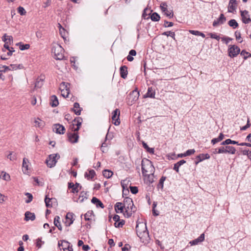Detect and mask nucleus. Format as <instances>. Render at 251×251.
<instances>
[{
    "label": "nucleus",
    "mask_w": 251,
    "mask_h": 251,
    "mask_svg": "<svg viewBox=\"0 0 251 251\" xmlns=\"http://www.w3.org/2000/svg\"><path fill=\"white\" fill-rule=\"evenodd\" d=\"M136 230L137 236L140 239H146L149 237V232L145 223H137L136 226Z\"/></svg>",
    "instance_id": "nucleus-1"
},
{
    "label": "nucleus",
    "mask_w": 251,
    "mask_h": 251,
    "mask_svg": "<svg viewBox=\"0 0 251 251\" xmlns=\"http://www.w3.org/2000/svg\"><path fill=\"white\" fill-rule=\"evenodd\" d=\"M154 167L152 162L148 159L142 160V172L143 175L154 173Z\"/></svg>",
    "instance_id": "nucleus-2"
},
{
    "label": "nucleus",
    "mask_w": 251,
    "mask_h": 251,
    "mask_svg": "<svg viewBox=\"0 0 251 251\" xmlns=\"http://www.w3.org/2000/svg\"><path fill=\"white\" fill-rule=\"evenodd\" d=\"M52 52L54 53L56 59L61 60L63 58L64 49L60 45L56 44L53 45L52 49Z\"/></svg>",
    "instance_id": "nucleus-3"
},
{
    "label": "nucleus",
    "mask_w": 251,
    "mask_h": 251,
    "mask_svg": "<svg viewBox=\"0 0 251 251\" xmlns=\"http://www.w3.org/2000/svg\"><path fill=\"white\" fill-rule=\"evenodd\" d=\"M59 158L60 155L58 153L50 154L46 159V163L49 167H53L55 165L57 162V159Z\"/></svg>",
    "instance_id": "nucleus-4"
},
{
    "label": "nucleus",
    "mask_w": 251,
    "mask_h": 251,
    "mask_svg": "<svg viewBox=\"0 0 251 251\" xmlns=\"http://www.w3.org/2000/svg\"><path fill=\"white\" fill-rule=\"evenodd\" d=\"M70 84L65 82H62L59 87L61 95L64 98H67L69 94L70 90L69 86Z\"/></svg>",
    "instance_id": "nucleus-5"
},
{
    "label": "nucleus",
    "mask_w": 251,
    "mask_h": 251,
    "mask_svg": "<svg viewBox=\"0 0 251 251\" xmlns=\"http://www.w3.org/2000/svg\"><path fill=\"white\" fill-rule=\"evenodd\" d=\"M139 96V93L137 90L132 91L130 93L127 98V103L129 105H132L138 99Z\"/></svg>",
    "instance_id": "nucleus-6"
},
{
    "label": "nucleus",
    "mask_w": 251,
    "mask_h": 251,
    "mask_svg": "<svg viewBox=\"0 0 251 251\" xmlns=\"http://www.w3.org/2000/svg\"><path fill=\"white\" fill-rule=\"evenodd\" d=\"M240 48L235 45H230L228 49V55L232 58L236 56L240 52Z\"/></svg>",
    "instance_id": "nucleus-7"
},
{
    "label": "nucleus",
    "mask_w": 251,
    "mask_h": 251,
    "mask_svg": "<svg viewBox=\"0 0 251 251\" xmlns=\"http://www.w3.org/2000/svg\"><path fill=\"white\" fill-rule=\"evenodd\" d=\"M123 207L125 209H136L134 206L133 202L132 199L126 197L124 200Z\"/></svg>",
    "instance_id": "nucleus-8"
},
{
    "label": "nucleus",
    "mask_w": 251,
    "mask_h": 251,
    "mask_svg": "<svg viewBox=\"0 0 251 251\" xmlns=\"http://www.w3.org/2000/svg\"><path fill=\"white\" fill-rule=\"evenodd\" d=\"M112 120L113 122V124L115 126H118L120 124V121L119 120L120 116V111L118 109H116L112 113Z\"/></svg>",
    "instance_id": "nucleus-9"
},
{
    "label": "nucleus",
    "mask_w": 251,
    "mask_h": 251,
    "mask_svg": "<svg viewBox=\"0 0 251 251\" xmlns=\"http://www.w3.org/2000/svg\"><path fill=\"white\" fill-rule=\"evenodd\" d=\"M167 4L166 2H163L160 4V7L161 9V11L164 13V14L168 17L170 18H172L174 16L173 13L172 12H170L167 9Z\"/></svg>",
    "instance_id": "nucleus-10"
},
{
    "label": "nucleus",
    "mask_w": 251,
    "mask_h": 251,
    "mask_svg": "<svg viewBox=\"0 0 251 251\" xmlns=\"http://www.w3.org/2000/svg\"><path fill=\"white\" fill-rule=\"evenodd\" d=\"M241 16L242 22L245 24H249L251 22V19L249 14V12L246 10L241 11Z\"/></svg>",
    "instance_id": "nucleus-11"
},
{
    "label": "nucleus",
    "mask_w": 251,
    "mask_h": 251,
    "mask_svg": "<svg viewBox=\"0 0 251 251\" xmlns=\"http://www.w3.org/2000/svg\"><path fill=\"white\" fill-rule=\"evenodd\" d=\"M144 176V180L145 183L150 185L154 181V173L143 175Z\"/></svg>",
    "instance_id": "nucleus-12"
},
{
    "label": "nucleus",
    "mask_w": 251,
    "mask_h": 251,
    "mask_svg": "<svg viewBox=\"0 0 251 251\" xmlns=\"http://www.w3.org/2000/svg\"><path fill=\"white\" fill-rule=\"evenodd\" d=\"M69 141L72 143H75L78 142L79 136L75 131L68 134Z\"/></svg>",
    "instance_id": "nucleus-13"
},
{
    "label": "nucleus",
    "mask_w": 251,
    "mask_h": 251,
    "mask_svg": "<svg viewBox=\"0 0 251 251\" xmlns=\"http://www.w3.org/2000/svg\"><path fill=\"white\" fill-rule=\"evenodd\" d=\"M74 214L72 213H68L66 216V221L65 222V224L66 226H70L74 222Z\"/></svg>",
    "instance_id": "nucleus-14"
},
{
    "label": "nucleus",
    "mask_w": 251,
    "mask_h": 251,
    "mask_svg": "<svg viewBox=\"0 0 251 251\" xmlns=\"http://www.w3.org/2000/svg\"><path fill=\"white\" fill-rule=\"evenodd\" d=\"M226 21V18L223 14H221L219 18L213 22V26L216 27L219 25L223 24Z\"/></svg>",
    "instance_id": "nucleus-15"
},
{
    "label": "nucleus",
    "mask_w": 251,
    "mask_h": 251,
    "mask_svg": "<svg viewBox=\"0 0 251 251\" xmlns=\"http://www.w3.org/2000/svg\"><path fill=\"white\" fill-rule=\"evenodd\" d=\"M53 130L56 133L64 134L65 128L64 126L60 124H55L53 126Z\"/></svg>",
    "instance_id": "nucleus-16"
},
{
    "label": "nucleus",
    "mask_w": 251,
    "mask_h": 251,
    "mask_svg": "<svg viewBox=\"0 0 251 251\" xmlns=\"http://www.w3.org/2000/svg\"><path fill=\"white\" fill-rule=\"evenodd\" d=\"M204 234L202 233L198 238L190 241L189 244L191 245V246H195L198 245L200 243L203 241L204 240Z\"/></svg>",
    "instance_id": "nucleus-17"
},
{
    "label": "nucleus",
    "mask_w": 251,
    "mask_h": 251,
    "mask_svg": "<svg viewBox=\"0 0 251 251\" xmlns=\"http://www.w3.org/2000/svg\"><path fill=\"white\" fill-rule=\"evenodd\" d=\"M237 5V3L236 0H230L228 6V12H233L236 9Z\"/></svg>",
    "instance_id": "nucleus-18"
},
{
    "label": "nucleus",
    "mask_w": 251,
    "mask_h": 251,
    "mask_svg": "<svg viewBox=\"0 0 251 251\" xmlns=\"http://www.w3.org/2000/svg\"><path fill=\"white\" fill-rule=\"evenodd\" d=\"M25 220L26 221L31 220V221H34L35 219V215L34 213H31L29 211H26L25 213Z\"/></svg>",
    "instance_id": "nucleus-19"
},
{
    "label": "nucleus",
    "mask_w": 251,
    "mask_h": 251,
    "mask_svg": "<svg viewBox=\"0 0 251 251\" xmlns=\"http://www.w3.org/2000/svg\"><path fill=\"white\" fill-rule=\"evenodd\" d=\"M121 76L126 78L127 75V67L126 66H123L120 69Z\"/></svg>",
    "instance_id": "nucleus-20"
},
{
    "label": "nucleus",
    "mask_w": 251,
    "mask_h": 251,
    "mask_svg": "<svg viewBox=\"0 0 251 251\" xmlns=\"http://www.w3.org/2000/svg\"><path fill=\"white\" fill-rule=\"evenodd\" d=\"M29 163L28 160L25 158L23 159L22 169L24 174H27L28 173V164Z\"/></svg>",
    "instance_id": "nucleus-21"
},
{
    "label": "nucleus",
    "mask_w": 251,
    "mask_h": 251,
    "mask_svg": "<svg viewBox=\"0 0 251 251\" xmlns=\"http://www.w3.org/2000/svg\"><path fill=\"white\" fill-rule=\"evenodd\" d=\"M91 202L96 204V206L97 207H100L101 208H103L104 207V206L103 204L97 198L93 197L92 199L91 200Z\"/></svg>",
    "instance_id": "nucleus-22"
},
{
    "label": "nucleus",
    "mask_w": 251,
    "mask_h": 251,
    "mask_svg": "<svg viewBox=\"0 0 251 251\" xmlns=\"http://www.w3.org/2000/svg\"><path fill=\"white\" fill-rule=\"evenodd\" d=\"M59 104L58 99L55 95H52L50 97V104L53 107L57 106Z\"/></svg>",
    "instance_id": "nucleus-23"
},
{
    "label": "nucleus",
    "mask_w": 251,
    "mask_h": 251,
    "mask_svg": "<svg viewBox=\"0 0 251 251\" xmlns=\"http://www.w3.org/2000/svg\"><path fill=\"white\" fill-rule=\"evenodd\" d=\"M123 204L122 202H117L115 205V210L117 213L120 212L122 213L124 210Z\"/></svg>",
    "instance_id": "nucleus-24"
},
{
    "label": "nucleus",
    "mask_w": 251,
    "mask_h": 251,
    "mask_svg": "<svg viewBox=\"0 0 251 251\" xmlns=\"http://www.w3.org/2000/svg\"><path fill=\"white\" fill-rule=\"evenodd\" d=\"M225 151H226V153H228L231 154H235L236 152V149L234 147L230 146H226L225 147Z\"/></svg>",
    "instance_id": "nucleus-25"
},
{
    "label": "nucleus",
    "mask_w": 251,
    "mask_h": 251,
    "mask_svg": "<svg viewBox=\"0 0 251 251\" xmlns=\"http://www.w3.org/2000/svg\"><path fill=\"white\" fill-rule=\"evenodd\" d=\"M73 111L77 115H80L81 108L79 107V104L77 102H75L74 104Z\"/></svg>",
    "instance_id": "nucleus-26"
},
{
    "label": "nucleus",
    "mask_w": 251,
    "mask_h": 251,
    "mask_svg": "<svg viewBox=\"0 0 251 251\" xmlns=\"http://www.w3.org/2000/svg\"><path fill=\"white\" fill-rule=\"evenodd\" d=\"M125 211L122 212L124 213L125 217L129 218L131 216L132 213L134 212L136 209H124Z\"/></svg>",
    "instance_id": "nucleus-27"
},
{
    "label": "nucleus",
    "mask_w": 251,
    "mask_h": 251,
    "mask_svg": "<svg viewBox=\"0 0 251 251\" xmlns=\"http://www.w3.org/2000/svg\"><path fill=\"white\" fill-rule=\"evenodd\" d=\"M197 158L198 159V162L196 163L197 164L199 162L202 161L204 159H208L210 158V155L208 153L206 154H201L197 156Z\"/></svg>",
    "instance_id": "nucleus-28"
},
{
    "label": "nucleus",
    "mask_w": 251,
    "mask_h": 251,
    "mask_svg": "<svg viewBox=\"0 0 251 251\" xmlns=\"http://www.w3.org/2000/svg\"><path fill=\"white\" fill-rule=\"evenodd\" d=\"M185 163L186 161L184 160H181L180 161L177 162L174 164V170L178 173L179 172V167Z\"/></svg>",
    "instance_id": "nucleus-29"
},
{
    "label": "nucleus",
    "mask_w": 251,
    "mask_h": 251,
    "mask_svg": "<svg viewBox=\"0 0 251 251\" xmlns=\"http://www.w3.org/2000/svg\"><path fill=\"white\" fill-rule=\"evenodd\" d=\"M60 217L56 216L54 218V224L59 230H62V226L59 222Z\"/></svg>",
    "instance_id": "nucleus-30"
},
{
    "label": "nucleus",
    "mask_w": 251,
    "mask_h": 251,
    "mask_svg": "<svg viewBox=\"0 0 251 251\" xmlns=\"http://www.w3.org/2000/svg\"><path fill=\"white\" fill-rule=\"evenodd\" d=\"M7 158L11 161H15L17 159V153L13 151H9V154L7 155Z\"/></svg>",
    "instance_id": "nucleus-31"
},
{
    "label": "nucleus",
    "mask_w": 251,
    "mask_h": 251,
    "mask_svg": "<svg viewBox=\"0 0 251 251\" xmlns=\"http://www.w3.org/2000/svg\"><path fill=\"white\" fill-rule=\"evenodd\" d=\"M136 55V51L134 50H131L129 52V54L127 56V59L128 61H132L134 59L133 56H135Z\"/></svg>",
    "instance_id": "nucleus-32"
},
{
    "label": "nucleus",
    "mask_w": 251,
    "mask_h": 251,
    "mask_svg": "<svg viewBox=\"0 0 251 251\" xmlns=\"http://www.w3.org/2000/svg\"><path fill=\"white\" fill-rule=\"evenodd\" d=\"M95 172L93 170H91L89 171V173H85V177H86L87 179H92L94 176H95Z\"/></svg>",
    "instance_id": "nucleus-33"
},
{
    "label": "nucleus",
    "mask_w": 251,
    "mask_h": 251,
    "mask_svg": "<svg viewBox=\"0 0 251 251\" xmlns=\"http://www.w3.org/2000/svg\"><path fill=\"white\" fill-rule=\"evenodd\" d=\"M143 146L145 149L148 152L151 154H153L154 152V148H150L148 145L145 142H142Z\"/></svg>",
    "instance_id": "nucleus-34"
},
{
    "label": "nucleus",
    "mask_w": 251,
    "mask_h": 251,
    "mask_svg": "<svg viewBox=\"0 0 251 251\" xmlns=\"http://www.w3.org/2000/svg\"><path fill=\"white\" fill-rule=\"evenodd\" d=\"M155 92L153 90L152 87H149L146 94L147 97L154 98Z\"/></svg>",
    "instance_id": "nucleus-35"
},
{
    "label": "nucleus",
    "mask_w": 251,
    "mask_h": 251,
    "mask_svg": "<svg viewBox=\"0 0 251 251\" xmlns=\"http://www.w3.org/2000/svg\"><path fill=\"white\" fill-rule=\"evenodd\" d=\"M10 68H11V71L17 70V69H23L24 68V66L22 64H10Z\"/></svg>",
    "instance_id": "nucleus-36"
},
{
    "label": "nucleus",
    "mask_w": 251,
    "mask_h": 251,
    "mask_svg": "<svg viewBox=\"0 0 251 251\" xmlns=\"http://www.w3.org/2000/svg\"><path fill=\"white\" fill-rule=\"evenodd\" d=\"M43 81H44L43 78H38L35 82V87L38 88H41L42 86V85H43Z\"/></svg>",
    "instance_id": "nucleus-37"
},
{
    "label": "nucleus",
    "mask_w": 251,
    "mask_h": 251,
    "mask_svg": "<svg viewBox=\"0 0 251 251\" xmlns=\"http://www.w3.org/2000/svg\"><path fill=\"white\" fill-rule=\"evenodd\" d=\"M82 119L80 118H77L74 120V122H76L77 127L75 129L74 131H77L79 130L80 126L81 125Z\"/></svg>",
    "instance_id": "nucleus-38"
},
{
    "label": "nucleus",
    "mask_w": 251,
    "mask_h": 251,
    "mask_svg": "<svg viewBox=\"0 0 251 251\" xmlns=\"http://www.w3.org/2000/svg\"><path fill=\"white\" fill-rule=\"evenodd\" d=\"M228 24L230 26L232 27L233 28H236L238 26V23L234 19L230 20L228 22Z\"/></svg>",
    "instance_id": "nucleus-39"
},
{
    "label": "nucleus",
    "mask_w": 251,
    "mask_h": 251,
    "mask_svg": "<svg viewBox=\"0 0 251 251\" xmlns=\"http://www.w3.org/2000/svg\"><path fill=\"white\" fill-rule=\"evenodd\" d=\"M103 176L107 178H110L113 175V173L112 171L108 170H104L103 172Z\"/></svg>",
    "instance_id": "nucleus-40"
},
{
    "label": "nucleus",
    "mask_w": 251,
    "mask_h": 251,
    "mask_svg": "<svg viewBox=\"0 0 251 251\" xmlns=\"http://www.w3.org/2000/svg\"><path fill=\"white\" fill-rule=\"evenodd\" d=\"M166 177L165 176H162L160 180H159V182L157 185V188L158 189L160 188L161 189H163V184H164V181L166 180Z\"/></svg>",
    "instance_id": "nucleus-41"
},
{
    "label": "nucleus",
    "mask_w": 251,
    "mask_h": 251,
    "mask_svg": "<svg viewBox=\"0 0 251 251\" xmlns=\"http://www.w3.org/2000/svg\"><path fill=\"white\" fill-rule=\"evenodd\" d=\"M151 18L152 21L157 22L159 20L160 17L158 14L156 12H154L151 15Z\"/></svg>",
    "instance_id": "nucleus-42"
},
{
    "label": "nucleus",
    "mask_w": 251,
    "mask_h": 251,
    "mask_svg": "<svg viewBox=\"0 0 251 251\" xmlns=\"http://www.w3.org/2000/svg\"><path fill=\"white\" fill-rule=\"evenodd\" d=\"M17 45H19V48L21 50H27L30 47L29 44H22L21 43H19L17 44Z\"/></svg>",
    "instance_id": "nucleus-43"
},
{
    "label": "nucleus",
    "mask_w": 251,
    "mask_h": 251,
    "mask_svg": "<svg viewBox=\"0 0 251 251\" xmlns=\"http://www.w3.org/2000/svg\"><path fill=\"white\" fill-rule=\"evenodd\" d=\"M240 54L243 56L245 60L247 59L248 57H251V53L246 51L245 50H242Z\"/></svg>",
    "instance_id": "nucleus-44"
},
{
    "label": "nucleus",
    "mask_w": 251,
    "mask_h": 251,
    "mask_svg": "<svg viewBox=\"0 0 251 251\" xmlns=\"http://www.w3.org/2000/svg\"><path fill=\"white\" fill-rule=\"evenodd\" d=\"M65 244H67L66 247L62 248L64 251H73V247L70 245V243L65 242Z\"/></svg>",
    "instance_id": "nucleus-45"
},
{
    "label": "nucleus",
    "mask_w": 251,
    "mask_h": 251,
    "mask_svg": "<svg viewBox=\"0 0 251 251\" xmlns=\"http://www.w3.org/2000/svg\"><path fill=\"white\" fill-rule=\"evenodd\" d=\"M8 71H11L10 66H7L5 65L0 66V72L5 73Z\"/></svg>",
    "instance_id": "nucleus-46"
},
{
    "label": "nucleus",
    "mask_w": 251,
    "mask_h": 251,
    "mask_svg": "<svg viewBox=\"0 0 251 251\" xmlns=\"http://www.w3.org/2000/svg\"><path fill=\"white\" fill-rule=\"evenodd\" d=\"M75 186H74V187L73 188V189H72V193H77L79 191V190L78 189V187H79L80 188V189H81V186L80 185L79 183H75Z\"/></svg>",
    "instance_id": "nucleus-47"
},
{
    "label": "nucleus",
    "mask_w": 251,
    "mask_h": 251,
    "mask_svg": "<svg viewBox=\"0 0 251 251\" xmlns=\"http://www.w3.org/2000/svg\"><path fill=\"white\" fill-rule=\"evenodd\" d=\"M162 35H166V36H170L171 37H172L174 39H175V33L174 32H173V31H166V32H164L162 33Z\"/></svg>",
    "instance_id": "nucleus-48"
},
{
    "label": "nucleus",
    "mask_w": 251,
    "mask_h": 251,
    "mask_svg": "<svg viewBox=\"0 0 251 251\" xmlns=\"http://www.w3.org/2000/svg\"><path fill=\"white\" fill-rule=\"evenodd\" d=\"M93 214V211H88L85 215H84V218L86 221H89L90 219V217L92 216Z\"/></svg>",
    "instance_id": "nucleus-49"
},
{
    "label": "nucleus",
    "mask_w": 251,
    "mask_h": 251,
    "mask_svg": "<svg viewBox=\"0 0 251 251\" xmlns=\"http://www.w3.org/2000/svg\"><path fill=\"white\" fill-rule=\"evenodd\" d=\"M25 195L27 197V198L28 199L25 200V202L26 203H28L29 202H30L32 201V199H33V197H32V195H31V194L29 193H26L25 194Z\"/></svg>",
    "instance_id": "nucleus-50"
},
{
    "label": "nucleus",
    "mask_w": 251,
    "mask_h": 251,
    "mask_svg": "<svg viewBox=\"0 0 251 251\" xmlns=\"http://www.w3.org/2000/svg\"><path fill=\"white\" fill-rule=\"evenodd\" d=\"M50 201H51V199L50 198H48L47 197V196H46V198L45 199V202L46 203V206L47 207H51L52 206L51 203H50Z\"/></svg>",
    "instance_id": "nucleus-51"
},
{
    "label": "nucleus",
    "mask_w": 251,
    "mask_h": 251,
    "mask_svg": "<svg viewBox=\"0 0 251 251\" xmlns=\"http://www.w3.org/2000/svg\"><path fill=\"white\" fill-rule=\"evenodd\" d=\"M18 12L21 15H25L26 14L25 9L22 6H19L18 8Z\"/></svg>",
    "instance_id": "nucleus-52"
},
{
    "label": "nucleus",
    "mask_w": 251,
    "mask_h": 251,
    "mask_svg": "<svg viewBox=\"0 0 251 251\" xmlns=\"http://www.w3.org/2000/svg\"><path fill=\"white\" fill-rule=\"evenodd\" d=\"M86 195V193L84 192H82L80 193V195L79 196V199L80 200V202H82L84 201L85 199H87L85 195Z\"/></svg>",
    "instance_id": "nucleus-53"
},
{
    "label": "nucleus",
    "mask_w": 251,
    "mask_h": 251,
    "mask_svg": "<svg viewBox=\"0 0 251 251\" xmlns=\"http://www.w3.org/2000/svg\"><path fill=\"white\" fill-rule=\"evenodd\" d=\"M2 178L5 180H9L10 179V176L5 172H2Z\"/></svg>",
    "instance_id": "nucleus-54"
},
{
    "label": "nucleus",
    "mask_w": 251,
    "mask_h": 251,
    "mask_svg": "<svg viewBox=\"0 0 251 251\" xmlns=\"http://www.w3.org/2000/svg\"><path fill=\"white\" fill-rule=\"evenodd\" d=\"M6 35H5L3 36V40H6V41H8V43L10 45L11 42L13 43V37L11 36H7V38L5 37Z\"/></svg>",
    "instance_id": "nucleus-55"
},
{
    "label": "nucleus",
    "mask_w": 251,
    "mask_h": 251,
    "mask_svg": "<svg viewBox=\"0 0 251 251\" xmlns=\"http://www.w3.org/2000/svg\"><path fill=\"white\" fill-rule=\"evenodd\" d=\"M125 221L122 220V221H120L119 223H115V226L116 227H122L125 224Z\"/></svg>",
    "instance_id": "nucleus-56"
},
{
    "label": "nucleus",
    "mask_w": 251,
    "mask_h": 251,
    "mask_svg": "<svg viewBox=\"0 0 251 251\" xmlns=\"http://www.w3.org/2000/svg\"><path fill=\"white\" fill-rule=\"evenodd\" d=\"M130 189L131 192L133 194H136V193H138V188L136 186H130Z\"/></svg>",
    "instance_id": "nucleus-57"
},
{
    "label": "nucleus",
    "mask_w": 251,
    "mask_h": 251,
    "mask_svg": "<svg viewBox=\"0 0 251 251\" xmlns=\"http://www.w3.org/2000/svg\"><path fill=\"white\" fill-rule=\"evenodd\" d=\"M58 25H59V27L60 28V29H59L60 33L61 36L63 38H64V36L65 35V30L64 28H62V26L60 24H59Z\"/></svg>",
    "instance_id": "nucleus-58"
},
{
    "label": "nucleus",
    "mask_w": 251,
    "mask_h": 251,
    "mask_svg": "<svg viewBox=\"0 0 251 251\" xmlns=\"http://www.w3.org/2000/svg\"><path fill=\"white\" fill-rule=\"evenodd\" d=\"M210 37L211 38H213V39H216L217 40L219 41L220 39V37L219 36L217 35L215 33H210L209 34Z\"/></svg>",
    "instance_id": "nucleus-59"
},
{
    "label": "nucleus",
    "mask_w": 251,
    "mask_h": 251,
    "mask_svg": "<svg viewBox=\"0 0 251 251\" xmlns=\"http://www.w3.org/2000/svg\"><path fill=\"white\" fill-rule=\"evenodd\" d=\"M36 242V246L40 248L41 247L42 245L44 243V242H42L40 238H38Z\"/></svg>",
    "instance_id": "nucleus-60"
},
{
    "label": "nucleus",
    "mask_w": 251,
    "mask_h": 251,
    "mask_svg": "<svg viewBox=\"0 0 251 251\" xmlns=\"http://www.w3.org/2000/svg\"><path fill=\"white\" fill-rule=\"evenodd\" d=\"M250 126V120L248 119V120H247V123L246 125H245V126H242V127H241L240 129L241 130H246Z\"/></svg>",
    "instance_id": "nucleus-61"
},
{
    "label": "nucleus",
    "mask_w": 251,
    "mask_h": 251,
    "mask_svg": "<svg viewBox=\"0 0 251 251\" xmlns=\"http://www.w3.org/2000/svg\"><path fill=\"white\" fill-rule=\"evenodd\" d=\"M195 151L194 149L188 150L185 152L186 156H189L195 153Z\"/></svg>",
    "instance_id": "nucleus-62"
},
{
    "label": "nucleus",
    "mask_w": 251,
    "mask_h": 251,
    "mask_svg": "<svg viewBox=\"0 0 251 251\" xmlns=\"http://www.w3.org/2000/svg\"><path fill=\"white\" fill-rule=\"evenodd\" d=\"M231 40H232L231 38L228 37H225L222 38V41L225 42V43L226 44H227L229 43V42L230 41H231Z\"/></svg>",
    "instance_id": "nucleus-63"
},
{
    "label": "nucleus",
    "mask_w": 251,
    "mask_h": 251,
    "mask_svg": "<svg viewBox=\"0 0 251 251\" xmlns=\"http://www.w3.org/2000/svg\"><path fill=\"white\" fill-rule=\"evenodd\" d=\"M173 25H174V23H172V22H169L168 21H165V23H164V26H165V27H171V26H173Z\"/></svg>",
    "instance_id": "nucleus-64"
}]
</instances>
